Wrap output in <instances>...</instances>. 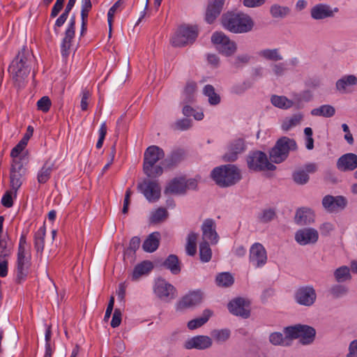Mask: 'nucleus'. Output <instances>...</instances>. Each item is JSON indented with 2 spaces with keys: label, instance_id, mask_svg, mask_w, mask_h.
Returning <instances> with one entry per match:
<instances>
[{
  "label": "nucleus",
  "instance_id": "nucleus-1",
  "mask_svg": "<svg viewBox=\"0 0 357 357\" xmlns=\"http://www.w3.org/2000/svg\"><path fill=\"white\" fill-rule=\"evenodd\" d=\"M29 57L28 50L24 47L9 66L8 72L18 86H21V84L30 73Z\"/></svg>",
  "mask_w": 357,
  "mask_h": 357
},
{
  "label": "nucleus",
  "instance_id": "nucleus-2",
  "mask_svg": "<svg viewBox=\"0 0 357 357\" xmlns=\"http://www.w3.org/2000/svg\"><path fill=\"white\" fill-rule=\"evenodd\" d=\"M222 25L229 31L243 33L250 31L254 26L252 18L247 14L227 13L222 16Z\"/></svg>",
  "mask_w": 357,
  "mask_h": 357
},
{
  "label": "nucleus",
  "instance_id": "nucleus-3",
  "mask_svg": "<svg viewBox=\"0 0 357 357\" xmlns=\"http://www.w3.org/2000/svg\"><path fill=\"white\" fill-rule=\"evenodd\" d=\"M211 177L218 185L227 188L238 183L241 179V174L236 166L225 165L214 168Z\"/></svg>",
  "mask_w": 357,
  "mask_h": 357
},
{
  "label": "nucleus",
  "instance_id": "nucleus-4",
  "mask_svg": "<svg viewBox=\"0 0 357 357\" xmlns=\"http://www.w3.org/2000/svg\"><path fill=\"white\" fill-rule=\"evenodd\" d=\"M26 236L22 234L19 241L16 261V281H24L28 275L31 266V253L26 250Z\"/></svg>",
  "mask_w": 357,
  "mask_h": 357
},
{
  "label": "nucleus",
  "instance_id": "nucleus-5",
  "mask_svg": "<svg viewBox=\"0 0 357 357\" xmlns=\"http://www.w3.org/2000/svg\"><path fill=\"white\" fill-rule=\"evenodd\" d=\"M296 149L297 144L294 139L282 137L277 141L270 151V159L274 163H280L288 157L290 151Z\"/></svg>",
  "mask_w": 357,
  "mask_h": 357
},
{
  "label": "nucleus",
  "instance_id": "nucleus-6",
  "mask_svg": "<svg viewBox=\"0 0 357 357\" xmlns=\"http://www.w3.org/2000/svg\"><path fill=\"white\" fill-rule=\"evenodd\" d=\"M284 333L288 337L292 339L299 338L302 344H309L312 343L315 337V329L307 325H296L294 326L286 327Z\"/></svg>",
  "mask_w": 357,
  "mask_h": 357
},
{
  "label": "nucleus",
  "instance_id": "nucleus-7",
  "mask_svg": "<svg viewBox=\"0 0 357 357\" xmlns=\"http://www.w3.org/2000/svg\"><path fill=\"white\" fill-rule=\"evenodd\" d=\"M246 161L249 169L254 172L273 171L276 169L275 165L269 162L266 153L260 151L250 152Z\"/></svg>",
  "mask_w": 357,
  "mask_h": 357
},
{
  "label": "nucleus",
  "instance_id": "nucleus-8",
  "mask_svg": "<svg viewBox=\"0 0 357 357\" xmlns=\"http://www.w3.org/2000/svg\"><path fill=\"white\" fill-rule=\"evenodd\" d=\"M198 36V30L196 26H180L171 39L174 47H181L192 44Z\"/></svg>",
  "mask_w": 357,
  "mask_h": 357
},
{
  "label": "nucleus",
  "instance_id": "nucleus-9",
  "mask_svg": "<svg viewBox=\"0 0 357 357\" xmlns=\"http://www.w3.org/2000/svg\"><path fill=\"white\" fill-rule=\"evenodd\" d=\"M197 186V182L194 178L185 179L184 177H177L167 183L164 193L165 195H183L188 190H195Z\"/></svg>",
  "mask_w": 357,
  "mask_h": 357
},
{
  "label": "nucleus",
  "instance_id": "nucleus-10",
  "mask_svg": "<svg viewBox=\"0 0 357 357\" xmlns=\"http://www.w3.org/2000/svg\"><path fill=\"white\" fill-rule=\"evenodd\" d=\"M211 41L215 45L217 50L226 56L233 55L237 46L234 41L231 40L224 33L216 31L211 36Z\"/></svg>",
  "mask_w": 357,
  "mask_h": 357
},
{
  "label": "nucleus",
  "instance_id": "nucleus-11",
  "mask_svg": "<svg viewBox=\"0 0 357 357\" xmlns=\"http://www.w3.org/2000/svg\"><path fill=\"white\" fill-rule=\"evenodd\" d=\"M137 190L149 202H155L160 197L161 188L157 181L144 179L137 184Z\"/></svg>",
  "mask_w": 357,
  "mask_h": 357
},
{
  "label": "nucleus",
  "instance_id": "nucleus-12",
  "mask_svg": "<svg viewBox=\"0 0 357 357\" xmlns=\"http://www.w3.org/2000/svg\"><path fill=\"white\" fill-rule=\"evenodd\" d=\"M153 291L159 298L165 301L174 299L177 294L176 288L164 279H158L155 281Z\"/></svg>",
  "mask_w": 357,
  "mask_h": 357
},
{
  "label": "nucleus",
  "instance_id": "nucleus-13",
  "mask_svg": "<svg viewBox=\"0 0 357 357\" xmlns=\"http://www.w3.org/2000/svg\"><path fill=\"white\" fill-rule=\"evenodd\" d=\"M317 299V294L314 287L307 285L299 287L295 293V300L297 303L303 306L312 305Z\"/></svg>",
  "mask_w": 357,
  "mask_h": 357
},
{
  "label": "nucleus",
  "instance_id": "nucleus-14",
  "mask_svg": "<svg viewBox=\"0 0 357 357\" xmlns=\"http://www.w3.org/2000/svg\"><path fill=\"white\" fill-rule=\"evenodd\" d=\"M250 263L255 268L264 266L267 261V253L264 245L259 243H255L250 249Z\"/></svg>",
  "mask_w": 357,
  "mask_h": 357
},
{
  "label": "nucleus",
  "instance_id": "nucleus-15",
  "mask_svg": "<svg viewBox=\"0 0 357 357\" xmlns=\"http://www.w3.org/2000/svg\"><path fill=\"white\" fill-rule=\"evenodd\" d=\"M229 311L234 315L241 317L244 319L250 315V302L243 298H236L228 303Z\"/></svg>",
  "mask_w": 357,
  "mask_h": 357
},
{
  "label": "nucleus",
  "instance_id": "nucleus-16",
  "mask_svg": "<svg viewBox=\"0 0 357 357\" xmlns=\"http://www.w3.org/2000/svg\"><path fill=\"white\" fill-rule=\"evenodd\" d=\"M245 141L241 138L235 139L231 141L227 148V152L222 158L225 162H234L237 160L238 155L245 151Z\"/></svg>",
  "mask_w": 357,
  "mask_h": 357
},
{
  "label": "nucleus",
  "instance_id": "nucleus-17",
  "mask_svg": "<svg viewBox=\"0 0 357 357\" xmlns=\"http://www.w3.org/2000/svg\"><path fill=\"white\" fill-rule=\"evenodd\" d=\"M204 294L200 290L191 291L185 295L176 304L177 310L194 307L202 302Z\"/></svg>",
  "mask_w": 357,
  "mask_h": 357
},
{
  "label": "nucleus",
  "instance_id": "nucleus-18",
  "mask_svg": "<svg viewBox=\"0 0 357 357\" xmlns=\"http://www.w3.org/2000/svg\"><path fill=\"white\" fill-rule=\"evenodd\" d=\"M337 8H332L331 6L326 3H318L314 6L310 10V16L315 20H321L333 17L335 13L338 12Z\"/></svg>",
  "mask_w": 357,
  "mask_h": 357
},
{
  "label": "nucleus",
  "instance_id": "nucleus-19",
  "mask_svg": "<svg viewBox=\"0 0 357 357\" xmlns=\"http://www.w3.org/2000/svg\"><path fill=\"white\" fill-rule=\"evenodd\" d=\"M202 241H206L212 245L218 242L219 236L215 230V222L213 219H206L202 225Z\"/></svg>",
  "mask_w": 357,
  "mask_h": 357
},
{
  "label": "nucleus",
  "instance_id": "nucleus-20",
  "mask_svg": "<svg viewBox=\"0 0 357 357\" xmlns=\"http://www.w3.org/2000/svg\"><path fill=\"white\" fill-rule=\"evenodd\" d=\"M318 231L313 228L301 229L295 234L296 241L301 245L315 243L318 241Z\"/></svg>",
  "mask_w": 357,
  "mask_h": 357
},
{
  "label": "nucleus",
  "instance_id": "nucleus-21",
  "mask_svg": "<svg viewBox=\"0 0 357 357\" xmlns=\"http://www.w3.org/2000/svg\"><path fill=\"white\" fill-rule=\"evenodd\" d=\"M347 203V200L343 196L326 195L322 199L323 207L329 213L342 210L346 206Z\"/></svg>",
  "mask_w": 357,
  "mask_h": 357
},
{
  "label": "nucleus",
  "instance_id": "nucleus-22",
  "mask_svg": "<svg viewBox=\"0 0 357 357\" xmlns=\"http://www.w3.org/2000/svg\"><path fill=\"white\" fill-rule=\"evenodd\" d=\"M212 339L206 335H197L185 342L184 347L187 349L204 350L211 347Z\"/></svg>",
  "mask_w": 357,
  "mask_h": 357
},
{
  "label": "nucleus",
  "instance_id": "nucleus-23",
  "mask_svg": "<svg viewBox=\"0 0 357 357\" xmlns=\"http://www.w3.org/2000/svg\"><path fill=\"white\" fill-rule=\"evenodd\" d=\"M164 157L165 153L161 148L155 145L150 146L144 152L143 165H155Z\"/></svg>",
  "mask_w": 357,
  "mask_h": 357
},
{
  "label": "nucleus",
  "instance_id": "nucleus-24",
  "mask_svg": "<svg viewBox=\"0 0 357 357\" xmlns=\"http://www.w3.org/2000/svg\"><path fill=\"white\" fill-rule=\"evenodd\" d=\"M336 167L341 172L353 171L357 168V155L345 153L338 158Z\"/></svg>",
  "mask_w": 357,
  "mask_h": 357
},
{
  "label": "nucleus",
  "instance_id": "nucleus-25",
  "mask_svg": "<svg viewBox=\"0 0 357 357\" xmlns=\"http://www.w3.org/2000/svg\"><path fill=\"white\" fill-rule=\"evenodd\" d=\"M225 0H210L206 9V20L211 24L220 14Z\"/></svg>",
  "mask_w": 357,
  "mask_h": 357
},
{
  "label": "nucleus",
  "instance_id": "nucleus-26",
  "mask_svg": "<svg viewBox=\"0 0 357 357\" xmlns=\"http://www.w3.org/2000/svg\"><path fill=\"white\" fill-rule=\"evenodd\" d=\"M313 211L307 208H301L297 210L295 215V222L299 225L310 224L314 221Z\"/></svg>",
  "mask_w": 357,
  "mask_h": 357
},
{
  "label": "nucleus",
  "instance_id": "nucleus-27",
  "mask_svg": "<svg viewBox=\"0 0 357 357\" xmlns=\"http://www.w3.org/2000/svg\"><path fill=\"white\" fill-rule=\"evenodd\" d=\"M160 236L159 232H153L149 234L143 243V250L146 252H153L156 250L159 246Z\"/></svg>",
  "mask_w": 357,
  "mask_h": 357
},
{
  "label": "nucleus",
  "instance_id": "nucleus-28",
  "mask_svg": "<svg viewBox=\"0 0 357 357\" xmlns=\"http://www.w3.org/2000/svg\"><path fill=\"white\" fill-rule=\"evenodd\" d=\"M357 84V77L354 75H345L336 82V89L341 93H347L349 86Z\"/></svg>",
  "mask_w": 357,
  "mask_h": 357
},
{
  "label": "nucleus",
  "instance_id": "nucleus-29",
  "mask_svg": "<svg viewBox=\"0 0 357 357\" xmlns=\"http://www.w3.org/2000/svg\"><path fill=\"white\" fill-rule=\"evenodd\" d=\"M153 268V263L150 261H143L135 266L132 278L136 280L144 275L148 274Z\"/></svg>",
  "mask_w": 357,
  "mask_h": 357
},
{
  "label": "nucleus",
  "instance_id": "nucleus-30",
  "mask_svg": "<svg viewBox=\"0 0 357 357\" xmlns=\"http://www.w3.org/2000/svg\"><path fill=\"white\" fill-rule=\"evenodd\" d=\"M46 229L45 226L40 227L34 234V248L37 253L42 254L45 248V236Z\"/></svg>",
  "mask_w": 357,
  "mask_h": 357
},
{
  "label": "nucleus",
  "instance_id": "nucleus-31",
  "mask_svg": "<svg viewBox=\"0 0 357 357\" xmlns=\"http://www.w3.org/2000/svg\"><path fill=\"white\" fill-rule=\"evenodd\" d=\"M163 266L172 274L177 275L181 272V263L175 255H169L163 262Z\"/></svg>",
  "mask_w": 357,
  "mask_h": 357
},
{
  "label": "nucleus",
  "instance_id": "nucleus-32",
  "mask_svg": "<svg viewBox=\"0 0 357 357\" xmlns=\"http://www.w3.org/2000/svg\"><path fill=\"white\" fill-rule=\"evenodd\" d=\"M212 314L213 312L210 310L206 309L204 310L202 317H197L188 321V328L190 330H195L202 326L208 321Z\"/></svg>",
  "mask_w": 357,
  "mask_h": 357
},
{
  "label": "nucleus",
  "instance_id": "nucleus-33",
  "mask_svg": "<svg viewBox=\"0 0 357 357\" xmlns=\"http://www.w3.org/2000/svg\"><path fill=\"white\" fill-rule=\"evenodd\" d=\"M53 164L46 161L37 174V181L39 183L43 184L47 182L52 172Z\"/></svg>",
  "mask_w": 357,
  "mask_h": 357
},
{
  "label": "nucleus",
  "instance_id": "nucleus-34",
  "mask_svg": "<svg viewBox=\"0 0 357 357\" xmlns=\"http://www.w3.org/2000/svg\"><path fill=\"white\" fill-rule=\"evenodd\" d=\"M258 56L260 57L272 61H278L282 60V56L280 52L279 49H264L257 52Z\"/></svg>",
  "mask_w": 357,
  "mask_h": 357
},
{
  "label": "nucleus",
  "instance_id": "nucleus-35",
  "mask_svg": "<svg viewBox=\"0 0 357 357\" xmlns=\"http://www.w3.org/2000/svg\"><path fill=\"white\" fill-rule=\"evenodd\" d=\"M310 113L312 116L330 118L334 116L335 109L332 105H323L319 107L313 109Z\"/></svg>",
  "mask_w": 357,
  "mask_h": 357
},
{
  "label": "nucleus",
  "instance_id": "nucleus-36",
  "mask_svg": "<svg viewBox=\"0 0 357 357\" xmlns=\"http://www.w3.org/2000/svg\"><path fill=\"white\" fill-rule=\"evenodd\" d=\"M290 340L291 338L288 337L285 333L284 336L280 332H274L269 335V341L273 345L288 346L290 344Z\"/></svg>",
  "mask_w": 357,
  "mask_h": 357
},
{
  "label": "nucleus",
  "instance_id": "nucleus-37",
  "mask_svg": "<svg viewBox=\"0 0 357 357\" xmlns=\"http://www.w3.org/2000/svg\"><path fill=\"white\" fill-rule=\"evenodd\" d=\"M271 103L275 106L280 109H287L291 107L294 105L292 100H289L287 98L283 96H272Z\"/></svg>",
  "mask_w": 357,
  "mask_h": 357
},
{
  "label": "nucleus",
  "instance_id": "nucleus-38",
  "mask_svg": "<svg viewBox=\"0 0 357 357\" xmlns=\"http://www.w3.org/2000/svg\"><path fill=\"white\" fill-rule=\"evenodd\" d=\"M303 119V115L301 114H296L290 117L286 118L282 123V129L284 131H288L292 128L300 124Z\"/></svg>",
  "mask_w": 357,
  "mask_h": 357
},
{
  "label": "nucleus",
  "instance_id": "nucleus-39",
  "mask_svg": "<svg viewBox=\"0 0 357 357\" xmlns=\"http://www.w3.org/2000/svg\"><path fill=\"white\" fill-rule=\"evenodd\" d=\"M211 335L216 342L222 343L229 339L231 331L228 328L215 329L211 331Z\"/></svg>",
  "mask_w": 357,
  "mask_h": 357
},
{
  "label": "nucleus",
  "instance_id": "nucleus-40",
  "mask_svg": "<svg viewBox=\"0 0 357 357\" xmlns=\"http://www.w3.org/2000/svg\"><path fill=\"white\" fill-rule=\"evenodd\" d=\"M197 234L195 232H190L187 238L185 245L186 253L190 256H194L197 252Z\"/></svg>",
  "mask_w": 357,
  "mask_h": 357
},
{
  "label": "nucleus",
  "instance_id": "nucleus-41",
  "mask_svg": "<svg viewBox=\"0 0 357 357\" xmlns=\"http://www.w3.org/2000/svg\"><path fill=\"white\" fill-rule=\"evenodd\" d=\"M204 94L208 98V102L212 105H216L220 102V96L215 93L214 87L211 84H207L203 90Z\"/></svg>",
  "mask_w": 357,
  "mask_h": 357
},
{
  "label": "nucleus",
  "instance_id": "nucleus-42",
  "mask_svg": "<svg viewBox=\"0 0 357 357\" xmlns=\"http://www.w3.org/2000/svg\"><path fill=\"white\" fill-rule=\"evenodd\" d=\"M199 257L200 260L206 263L208 262L212 257V251L209 245V243L202 241L199 244Z\"/></svg>",
  "mask_w": 357,
  "mask_h": 357
},
{
  "label": "nucleus",
  "instance_id": "nucleus-43",
  "mask_svg": "<svg viewBox=\"0 0 357 357\" xmlns=\"http://www.w3.org/2000/svg\"><path fill=\"white\" fill-rule=\"evenodd\" d=\"M334 276L337 282H343L351 279L350 269L346 266L337 268L334 272Z\"/></svg>",
  "mask_w": 357,
  "mask_h": 357
},
{
  "label": "nucleus",
  "instance_id": "nucleus-44",
  "mask_svg": "<svg viewBox=\"0 0 357 357\" xmlns=\"http://www.w3.org/2000/svg\"><path fill=\"white\" fill-rule=\"evenodd\" d=\"M144 173L149 178H156L160 176L163 173V169L160 165H143Z\"/></svg>",
  "mask_w": 357,
  "mask_h": 357
},
{
  "label": "nucleus",
  "instance_id": "nucleus-45",
  "mask_svg": "<svg viewBox=\"0 0 357 357\" xmlns=\"http://www.w3.org/2000/svg\"><path fill=\"white\" fill-rule=\"evenodd\" d=\"M270 13L273 17L283 18L289 14L290 9L287 6L274 4L271 7Z\"/></svg>",
  "mask_w": 357,
  "mask_h": 357
},
{
  "label": "nucleus",
  "instance_id": "nucleus-46",
  "mask_svg": "<svg viewBox=\"0 0 357 357\" xmlns=\"http://www.w3.org/2000/svg\"><path fill=\"white\" fill-rule=\"evenodd\" d=\"M276 218V211L275 208H267L261 211L258 215V219L260 222L267 223Z\"/></svg>",
  "mask_w": 357,
  "mask_h": 357
},
{
  "label": "nucleus",
  "instance_id": "nucleus-47",
  "mask_svg": "<svg viewBox=\"0 0 357 357\" xmlns=\"http://www.w3.org/2000/svg\"><path fill=\"white\" fill-rule=\"evenodd\" d=\"M183 159V153L182 152L177 151H174L172 153V154L166 158L162 165L164 166H166L167 167H171L173 166L176 165L178 163H179Z\"/></svg>",
  "mask_w": 357,
  "mask_h": 357
},
{
  "label": "nucleus",
  "instance_id": "nucleus-48",
  "mask_svg": "<svg viewBox=\"0 0 357 357\" xmlns=\"http://www.w3.org/2000/svg\"><path fill=\"white\" fill-rule=\"evenodd\" d=\"M216 283L220 287H229L234 283V278L229 273H222L217 275Z\"/></svg>",
  "mask_w": 357,
  "mask_h": 357
},
{
  "label": "nucleus",
  "instance_id": "nucleus-49",
  "mask_svg": "<svg viewBox=\"0 0 357 357\" xmlns=\"http://www.w3.org/2000/svg\"><path fill=\"white\" fill-rule=\"evenodd\" d=\"M292 178L294 181L298 185H305L310 179L309 175L303 169L296 170L292 174Z\"/></svg>",
  "mask_w": 357,
  "mask_h": 357
},
{
  "label": "nucleus",
  "instance_id": "nucleus-50",
  "mask_svg": "<svg viewBox=\"0 0 357 357\" xmlns=\"http://www.w3.org/2000/svg\"><path fill=\"white\" fill-rule=\"evenodd\" d=\"M22 174H15L11 173L10 174V187L12 190L14 191L15 195H16L17 190L20 188L22 184Z\"/></svg>",
  "mask_w": 357,
  "mask_h": 357
},
{
  "label": "nucleus",
  "instance_id": "nucleus-51",
  "mask_svg": "<svg viewBox=\"0 0 357 357\" xmlns=\"http://www.w3.org/2000/svg\"><path fill=\"white\" fill-rule=\"evenodd\" d=\"M168 215L167 211L164 208H158L151 215V220L152 222H159L167 218Z\"/></svg>",
  "mask_w": 357,
  "mask_h": 357
},
{
  "label": "nucleus",
  "instance_id": "nucleus-52",
  "mask_svg": "<svg viewBox=\"0 0 357 357\" xmlns=\"http://www.w3.org/2000/svg\"><path fill=\"white\" fill-rule=\"evenodd\" d=\"M52 105V102L48 96H43L37 102V108L43 112H47Z\"/></svg>",
  "mask_w": 357,
  "mask_h": 357
},
{
  "label": "nucleus",
  "instance_id": "nucleus-53",
  "mask_svg": "<svg viewBox=\"0 0 357 357\" xmlns=\"http://www.w3.org/2000/svg\"><path fill=\"white\" fill-rule=\"evenodd\" d=\"M271 70L276 77L283 76L287 68L284 63H273L271 65Z\"/></svg>",
  "mask_w": 357,
  "mask_h": 357
},
{
  "label": "nucleus",
  "instance_id": "nucleus-54",
  "mask_svg": "<svg viewBox=\"0 0 357 357\" xmlns=\"http://www.w3.org/2000/svg\"><path fill=\"white\" fill-rule=\"evenodd\" d=\"M348 291L347 288L342 284L333 285L330 289V293L334 298H340L345 295Z\"/></svg>",
  "mask_w": 357,
  "mask_h": 357
},
{
  "label": "nucleus",
  "instance_id": "nucleus-55",
  "mask_svg": "<svg viewBox=\"0 0 357 357\" xmlns=\"http://www.w3.org/2000/svg\"><path fill=\"white\" fill-rule=\"evenodd\" d=\"M122 0H118L109 10L107 13V22L109 27V31H111L112 29V25L113 22V18L116 13L117 10L121 5Z\"/></svg>",
  "mask_w": 357,
  "mask_h": 357
},
{
  "label": "nucleus",
  "instance_id": "nucleus-56",
  "mask_svg": "<svg viewBox=\"0 0 357 357\" xmlns=\"http://www.w3.org/2000/svg\"><path fill=\"white\" fill-rule=\"evenodd\" d=\"M10 172L15 174H24V169L23 168V164L21 158H13Z\"/></svg>",
  "mask_w": 357,
  "mask_h": 357
},
{
  "label": "nucleus",
  "instance_id": "nucleus-57",
  "mask_svg": "<svg viewBox=\"0 0 357 357\" xmlns=\"http://www.w3.org/2000/svg\"><path fill=\"white\" fill-rule=\"evenodd\" d=\"M250 56L248 54H242L237 56L231 62V65L235 68H239L243 65L248 63L250 61Z\"/></svg>",
  "mask_w": 357,
  "mask_h": 357
},
{
  "label": "nucleus",
  "instance_id": "nucleus-58",
  "mask_svg": "<svg viewBox=\"0 0 357 357\" xmlns=\"http://www.w3.org/2000/svg\"><path fill=\"white\" fill-rule=\"evenodd\" d=\"M107 129L106 123L105 122L102 123L100 125V127L99 128V130H98L99 137H98V140L96 143L97 149H100L102 146L103 142H104L106 134H107Z\"/></svg>",
  "mask_w": 357,
  "mask_h": 357
},
{
  "label": "nucleus",
  "instance_id": "nucleus-59",
  "mask_svg": "<svg viewBox=\"0 0 357 357\" xmlns=\"http://www.w3.org/2000/svg\"><path fill=\"white\" fill-rule=\"evenodd\" d=\"M82 98H81V102H80V107L82 110L86 111L88 108V103L89 100L91 97V93L87 89H83L82 91Z\"/></svg>",
  "mask_w": 357,
  "mask_h": 357
},
{
  "label": "nucleus",
  "instance_id": "nucleus-60",
  "mask_svg": "<svg viewBox=\"0 0 357 357\" xmlns=\"http://www.w3.org/2000/svg\"><path fill=\"white\" fill-rule=\"evenodd\" d=\"M175 129L179 130H186L191 127V121L188 119L178 120L174 124Z\"/></svg>",
  "mask_w": 357,
  "mask_h": 357
},
{
  "label": "nucleus",
  "instance_id": "nucleus-61",
  "mask_svg": "<svg viewBox=\"0 0 357 357\" xmlns=\"http://www.w3.org/2000/svg\"><path fill=\"white\" fill-rule=\"evenodd\" d=\"M197 89L196 83L195 82H188L184 89V94L186 96V99L188 101H190L193 94L195 93Z\"/></svg>",
  "mask_w": 357,
  "mask_h": 357
},
{
  "label": "nucleus",
  "instance_id": "nucleus-62",
  "mask_svg": "<svg viewBox=\"0 0 357 357\" xmlns=\"http://www.w3.org/2000/svg\"><path fill=\"white\" fill-rule=\"evenodd\" d=\"M26 146V144L20 140L19 143L11 150L10 156L13 158H20L19 155L25 149Z\"/></svg>",
  "mask_w": 357,
  "mask_h": 357
},
{
  "label": "nucleus",
  "instance_id": "nucleus-63",
  "mask_svg": "<svg viewBox=\"0 0 357 357\" xmlns=\"http://www.w3.org/2000/svg\"><path fill=\"white\" fill-rule=\"evenodd\" d=\"M121 317L122 313L121 310L118 308L115 309L111 321V326L112 328H116L121 324Z\"/></svg>",
  "mask_w": 357,
  "mask_h": 357
},
{
  "label": "nucleus",
  "instance_id": "nucleus-64",
  "mask_svg": "<svg viewBox=\"0 0 357 357\" xmlns=\"http://www.w3.org/2000/svg\"><path fill=\"white\" fill-rule=\"evenodd\" d=\"M10 255V250L8 247L6 240L0 238V259L8 257Z\"/></svg>",
  "mask_w": 357,
  "mask_h": 357
}]
</instances>
